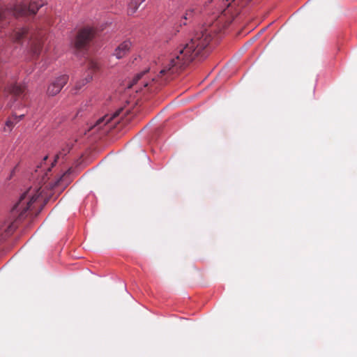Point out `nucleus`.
Here are the masks:
<instances>
[{"label":"nucleus","mask_w":357,"mask_h":357,"mask_svg":"<svg viewBox=\"0 0 357 357\" xmlns=\"http://www.w3.org/2000/svg\"><path fill=\"white\" fill-rule=\"evenodd\" d=\"M250 0H225L215 20L208 27L202 26L183 47V69L198 56H205L207 47L212 40V33L221 31L227 27L241 10Z\"/></svg>","instance_id":"f257e3e1"},{"label":"nucleus","mask_w":357,"mask_h":357,"mask_svg":"<svg viewBox=\"0 0 357 357\" xmlns=\"http://www.w3.org/2000/svg\"><path fill=\"white\" fill-rule=\"evenodd\" d=\"M66 176V173L63 174L59 179H58L54 184H48L45 186H40V188H30L25 191L20 197L19 201L14 205L12 208L11 213L15 220L11 222L7 227L6 231L8 234H12L15 229L18 227L19 222L22 221L27 216V211L30 209L31 205L39 199L45 200L48 195L45 194V190L47 187L52 189L56 188L59 186L63 187V182Z\"/></svg>","instance_id":"f03ea898"},{"label":"nucleus","mask_w":357,"mask_h":357,"mask_svg":"<svg viewBox=\"0 0 357 357\" xmlns=\"http://www.w3.org/2000/svg\"><path fill=\"white\" fill-rule=\"evenodd\" d=\"M45 4L43 0H31L29 5L22 3L15 5L13 7L3 10L0 8V20L5 18L8 13L15 17L35 15L40 8Z\"/></svg>","instance_id":"7ed1b4c3"},{"label":"nucleus","mask_w":357,"mask_h":357,"mask_svg":"<svg viewBox=\"0 0 357 357\" xmlns=\"http://www.w3.org/2000/svg\"><path fill=\"white\" fill-rule=\"evenodd\" d=\"M95 36V30L91 27L81 29L75 40V47L78 50L86 49Z\"/></svg>","instance_id":"20e7f679"},{"label":"nucleus","mask_w":357,"mask_h":357,"mask_svg":"<svg viewBox=\"0 0 357 357\" xmlns=\"http://www.w3.org/2000/svg\"><path fill=\"white\" fill-rule=\"evenodd\" d=\"M68 76L63 75L53 80L47 87V93L50 96L58 94L63 87L67 84Z\"/></svg>","instance_id":"39448f33"},{"label":"nucleus","mask_w":357,"mask_h":357,"mask_svg":"<svg viewBox=\"0 0 357 357\" xmlns=\"http://www.w3.org/2000/svg\"><path fill=\"white\" fill-rule=\"evenodd\" d=\"M88 68L90 73H88V75L86 76L84 79L81 80L78 82L75 85L76 89H79L82 88V86L85 85L86 84L89 83L92 80V73H95L100 69V65L99 63L93 60H90L88 62Z\"/></svg>","instance_id":"423d86ee"},{"label":"nucleus","mask_w":357,"mask_h":357,"mask_svg":"<svg viewBox=\"0 0 357 357\" xmlns=\"http://www.w3.org/2000/svg\"><path fill=\"white\" fill-rule=\"evenodd\" d=\"M130 47L131 42L130 40L123 41L115 49L114 55L117 59H121L128 53Z\"/></svg>","instance_id":"0eeeda50"},{"label":"nucleus","mask_w":357,"mask_h":357,"mask_svg":"<svg viewBox=\"0 0 357 357\" xmlns=\"http://www.w3.org/2000/svg\"><path fill=\"white\" fill-rule=\"evenodd\" d=\"M122 110V109H119L111 116L105 115L102 116L96 121V124L94 125V127H97L98 129L101 128L103 126L109 123L113 119L118 116Z\"/></svg>","instance_id":"6e6552de"},{"label":"nucleus","mask_w":357,"mask_h":357,"mask_svg":"<svg viewBox=\"0 0 357 357\" xmlns=\"http://www.w3.org/2000/svg\"><path fill=\"white\" fill-rule=\"evenodd\" d=\"M200 12L199 8L197 6H192L186 10L185 13L183 15V20L185 21L191 20L193 17ZM184 25L186 24V22H183Z\"/></svg>","instance_id":"1a4fd4ad"},{"label":"nucleus","mask_w":357,"mask_h":357,"mask_svg":"<svg viewBox=\"0 0 357 357\" xmlns=\"http://www.w3.org/2000/svg\"><path fill=\"white\" fill-rule=\"evenodd\" d=\"M28 30L26 28L18 29L13 34V40L20 43L24 37L28 36Z\"/></svg>","instance_id":"9d476101"},{"label":"nucleus","mask_w":357,"mask_h":357,"mask_svg":"<svg viewBox=\"0 0 357 357\" xmlns=\"http://www.w3.org/2000/svg\"><path fill=\"white\" fill-rule=\"evenodd\" d=\"M144 1L145 0H132L128 8V15H133Z\"/></svg>","instance_id":"9b49d317"},{"label":"nucleus","mask_w":357,"mask_h":357,"mask_svg":"<svg viewBox=\"0 0 357 357\" xmlns=\"http://www.w3.org/2000/svg\"><path fill=\"white\" fill-rule=\"evenodd\" d=\"M43 47L42 39L33 40L31 43V50L35 55H38Z\"/></svg>","instance_id":"f8f14e48"},{"label":"nucleus","mask_w":357,"mask_h":357,"mask_svg":"<svg viewBox=\"0 0 357 357\" xmlns=\"http://www.w3.org/2000/svg\"><path fill=\"white\" fill-rule=\"evenodd\" d=\"M24 114H20L19 116L14 115L8 119L6 122V126L8 128L9 130H11L13 127L19 122L24 117Z\"/></svg>","instance_id":"ddd939ff"},{"label":"nucleus","mask_w":357,"mask_h":357,"mask_svg":"<svg viewBox=\"0 0 357 357\" xmlns=\"http://www.w3.org/2000/svg\"><path fill=\"white\" fill-rule=\"evenodd\" d=\"M10 93L13 96L18 97L20 96L24 91V86L18 84H13L9 88Z\"/></svg>","instance_id":"4468645a"},{"label":"nucleus","mask_w":357,"mask_h":357,"mask_svg":"<svg viewBox=\"0 0 357 357\" xmlns=\"http://www.w3.org/2000/svg\"><path fill=\"white\" fill-rule=\"evenodd\" d=\"M59 155L60 154H57L56 156H55V158H54V162H56L57 160L59 159Z\"/></svg>","instance_id":"2eb2a0df"},{"label":"nucleus","mask_w":357,"mask_h":357,"mask_svg":"<svg viewBox=\"0 0 357 357\" xmlns=\"http://www.w3.org/2000/svg\"><path fill=\"white\" fill-rule=\"evenodd\" d=\"M213 0H207V1L205 2L204 6H206L208 3H210Z\"/></svg>","instance_id":"dca6fc26"}]
</instances>
